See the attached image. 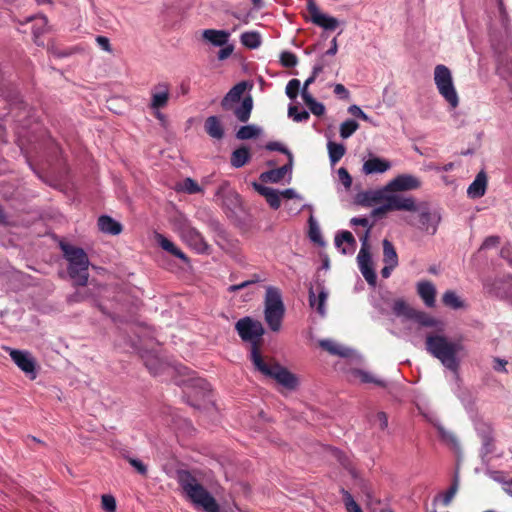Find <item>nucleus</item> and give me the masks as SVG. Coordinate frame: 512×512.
<instances>
[{
	"mask_svg": "<svg viewBox=\"0 0 512 512\" xmlns=\"http://www.w3.org/2000/svg\"><path fill=\"white\" fill-rule=\"evenodd\" d=\"M177 481L186 498L205 512H219L220 507L212 494L188 470L177 472Z\"/></svg>",
	"mask_w": 512,
	"mask_h": 512,
	"instance_id": "obj_1",
	"label": "nucleus"
},
{
	"mask_svg": "<svg viewBox=\"0 0 512 512\" xmlns=\"http://www.w3.org/2000/svg\"><path fill=\"white\" fill-rule=\"evenodd\" d=\"M250 359L256 370L261 372L263 375L274 379L287 390L292 391L298 387L299 380L295 374L290 372L286 367L279 364L273 358H269L268 361H266L261 352H258V348L256 346H254Z\"/></svg>",
	"mask_w": 512,
	"mask_h": 512,
	"instance_id": "obj_2",
	"label": "nucleus"
},
{
	"mask_svg": "<svg viewBox=\"0 0 512 512\" xmlns=\"http://www.w3.org/2000/svg\"><path fill=\"white\" fill-rule=\"evenodd\" d=\"M427 352L440 360L449 370L456 372L459 368L457 354L462 349L460 342H452L444 335L428 334L425 340Z\"/></svg>",
	"mask_w": 512,
	"mask_h": 512,
	"instance_id": "obj_3",
	"label": "nucleus"
},
{
	"mask_svg": "<svg viewBox=\"0 0 512 512\" xmlns=\"http://www.w3.org/2000/svg\"><path fill=\"white\" fill-rule=\"evenodd\" d=\"M63 257L68 262L67 272L74 285L86 286L89 279V258L84 249L60 242Z\"/></svg>",
	"mask_w": 512,
	"mask_h": 512,
	"instance_id": "obj_4",
	"label": "nucleus"
},
{
	"mask_svg": "<svg viewBox=\"0 0 512 512\" xmlns=\"http://www.w3.org/2000/svg\"><path fill=\"white\" fill-rule=\"evenodd\" d=\"M264 305V318L268 327L273 332H278L285 314V306L279 288L274 286L266 288Z\"/></svg>",
	"mask_w": 512,
	"mask_h": 512,
	"instance_id": "obj_5",
	"label": "nucleus"
},
{
	"mask_svg": "<svg viewBox=\"0 0 512 512\" xmlns=\"http://www.w3.org/2000/svg\"><path fill=\"white\" fill-rule=\"evenodd\" d=\"M173 225L174 231L191 249L199 254L209 252L210 246L207 244L202 234L193 227L186 218H176Z\"/></svg>",
	"mask_w": 512,
	"mask_h": 512,
	"instance_id": "obj_6",
	"label": "nucleus"
},
{
	"mask_svg": "<svg viewBox=\"0 0 512 512\" xmlns=\"http://www.w3.org/2000/svg\"><path fill=\"white\" fill-rule=\"evenodd\" d=\"M434 82L439 94L452 108H456L459 105V97L453 84L451 71L447 66L439 64L435 67Z\"/></svg>",
	"mask_w": 512,
	"mask_h": 512,
	"instance_id": "obj_7",
	"label": "nucleus"
},
{
	"mask_svg": "<svg viewBox=\"0 0 512 512\" xmlns=\"http://www.w3.org/2000/svg\"><path fill=\"white\" fill-rule=\"evenodd\" d=\"M235 329L243 341L251 343V352L254 346L258 348V352H261V337L265 331L260 321L247 316L236 322Z\"/></svg>",
	"mask_w": 512,
	"mask_h": 512,
	"instance_id": "obj_8",
	"label": "nucleus"
},
{
	"mask_svg": "<svg viewBox=\"0 0 512 512\" xmlns=\"http://www.w3.org/2000/svg\"><path fill=\"white\" fill-rule=\"evenodd\" d=\"M414 207L413 210H408L409 212H417L418 213V227L431 234L434 235L437 231L438 224L441 220L440 214L437 211H432L426 202L417 203L414 199Z\"/></svg>",
	"mask_w": 512,
	"mask_h": 512,
	"instance_id": "obj_9",
	"label": "nucleus"
},
{
	"mask_svg": "<svg viewBox=\"0 0 512 512\" xmlns=\"http://www.w3.org/2000/svg\"><path fill=\"white\" fill-rule=\"evenodd\" d=\"M413 209H415L414 197L392 194L386 199L385 203L373 209L371 215L375 218H381L390 211H404Z\"/></svg>",
	"mask_w": 512,
	"mask_h": 512,
	"instance_id": "obj_10",
	"label": "nucleus"
},
{
	"mask_svg": "<svg viewBox=\"0 0 512 512\" xmlns=\"http://www.w3.org/2000/svg\"><path fill=\"white\" fill-rule=\"evenodd\" d=\"M420 186L421 181L418 177L411 174H400L386 184L385 191L395 194L397 192L416 190Z\"/></svg>",
	"mask_w": 512,
	"mask_h": 512,
	"instance_id": "obj_11",
	"label": "nucleus"
},
{
	"mask_svg": "<svg viewBox=\"0 0 512 512\" xmlns=\"http://www.w3.org/2000/svg\"><path fill=\"white\" fill-rule=\"evenodd\" d=\"M307 11L309 13L310 20L312 21V23L319 27H322L325 30L333 31L339 25V21L335 17L321 13L320 9L318 8L314 0H308Z\"/></svg>",
	"mask_w": 512,
	"mask_h": 512,
	"instance_id": "obj_12",
	"label": "nucleus"
},
{
	"mask_svg": "<svg viewBox=\"0 0 512 512\" xmlns=\"http://www.w3.org/2000/svg\"><path fill=\"white\" fill-rule=\"evenodd\" d=\"M10 355L11 359L14 363L26 374L32 373V379L36 377L35 375V360L30 355V353L26 351L12 349L10 347L4 348Z\"/></svg>",
	"mask_w": 512,
	"mask_h": 512,
	"instance_id": "obj_13",
	"label": "nucleus"
},
{
	"mask_svg": "<svg viewBox=\"0 0 512 512\" xmlns=\"http://www.w3.org/2000/svg\"><path fill=\"white\" fill-rule=\"evenodd\" d=\"M357 262L365 280L368 282V284L374 286L376 284L377 276L373 268V261L370 251L360 249L357 255Z\"/></svg>",
	"mask_w": 512,
	"mask_h": 512,
	"instance_id": "obj_14",
	"label": "nucleus"
},
{
	"mask_svg": "<svg viewBox=\"0 0 512 512\" xmlns=\"http://www.w3.org/2000/svg\"><path fill=\"white\" fill-rule=\"evenodd\" d=\"M170 99V90L167 83H159L151 90L150 108L160 110L167 106Z\"/></svg>",
	"mask_w": 512,
	"mask_h": 512,
	"instance_id": "obj_15",
	"label": "nucleus"
},
{
	"mask_svg": "<svg viewBox=\"0 0 512 512\" xmlns=\"http://www.w3.org/2000/svg\"><path fill=\"white\" fill-rule=\"evenodd\" d=\"M246 89L247 84L245 81L239 82L235 86H233L221 101V107L223 108V110H232L233 106L240 102L241 97Z\"/></svg>",
	"mask_w": 512,
	"mask_h": 512,
	"instance_id": "obj_16",
	"label": "nucleus"
},
{
	"mask_svg": "<svg viewBox=\"0 0 512 512\" xmlns=\"http://www.w3.org/2000/svg\"><path fill=\"white\" fill-rule=\"evenodd\" d=\"M215 202L222 206L236 205L239 202V195L229 190V183L223 182L215 192Z\"/></svg>",
	"mask_w": 512,
	"mask_h": 512,
	"instance_id": "obj_17",
	"label": "nucleus"
},
{
	"mask_svg": "<svg viewBox=\"0 0 512 512\" xmlns=\"http://www.w3.org/2000/svg\"><path fill=\"white\" fill-rule=\"evenodd\" d=\"M155 240L164 251L170 253L185 263L189 262L187 255L163 234L155 233Z\"/></svg>",
	"mask_w": 512,
	"mask_h": 512,
	"instance_id": "obj_18",
	"label": "nucleus"
},
{
	"mask_svg": "<svg viewBox=\"0 0 512 512\" xmlns=\"http://www.w3.org/2000/svg\"><path fill=\"white\" fill-rule=\"evenodd\" d=\"M391 168V163L380 157H371L363 164V172L366 175L384 173Z\"/></svg>",
	"mask_w": 512,
	"mask_h": 512,
	"instance_id": "obj_19",
	"label": "nucleus"
},
{
	"mask_svg": "<svg viewBox=\"0 0 512 512\" xmlns=\"http://www.w3.org/2000/svg\"><path fill=\"white\" fill-rule=\"evenodd\" d=\"M487 187V175L484 171H480L474 181L469 185L467 194L470 198L476 199L484 196Z\"/></svg>",
	"mask_w": 512,
	"mask_h": 512,
	"instance_id": "obj_20",
	"label": "nucleus"
},
{
	"mask_svg": "<svg viewBox=\"0 0 512 512\" xmlns=\"http://www.w3.org/2000/svg\"><path fill=\"white\" fill-rule=\"evenodd\" d=\"M504 285L509 286V288L512 287V277L507 276L506 278L502 279H496L493 283H490L488 280L484 282V287L487 289V291L491 294H494L497 297H508L512 296V292L510 291H503L502 287Z\"/></svg>",
	"mask_w": 512,
	"mask_h": 512,
	"instance_id": "obj_21",
	"label": "nucleus"
},
{
	"mask_svg": "<svg viewBox=\"0 0 512 512\" xmlns=\"http://www.w3.org/2000/svg\"><path fill=\"white\" fill-rule=\"evenodd\" d=\"M254 189L263 197H265L267 203L272 209H278L281 205L279 192L271 187L253 183Z\"/></svg>",
	"mask_w": 512,
	"mask_h": 512,
	"instance_id": "obj_22",
	"label": "nucleus"
},
{
	"mask_svg": "<svg viewBox=\"0 0 512 512\" xmlns=\"http://www.w3.org/2000/svg\"><path fill=\"white\" fill-rule=\"evenodd\" d=\"M417 293L427 307H434L436 289L430 281H421L417 284Z\"/></svg>",
	"mask_w": 512,
	"mask_h": 512,
	"instance_id": "obj_23",
	"label": "nucleus"
},
{
	"mask_svg": "<svg viewBox=\"0 0 512 512\" xmlns=\"http://www.w3.org/2000/svg\"><path fill=\"white\" fill-rule=\"evenodd\" d=\"M316 291L318 292V298L316 299L315 291L313 287L309 290V303L311 307H316L317 311L324 315L325 309L324 305L328 297V292L325 290L324 286L320 283L316 285Z\"/></svg>",
	"mask_w": 512,
	"mask_h": 512,
	"instance_id": "obj_24",
	"label": "nucleus"
},
{
	"mask_svg": "<svg viewBox=\"0 0 512 512\" xmlns=\"http://www.w3.org/2000/svg\"><path fill=\"white\" fill-rule=\"evenodd\" d=\"M202 37L212 45L222 47L228 43L230 33L225 30L206 29L203 31Z\"/></svg>",
	"mask_w": 512,
	"mask_h": 512,
	"instance_id": "obj_25",
	"label": "nucleus"
},
{
	"mask_svg": "<svg viewBox=\"0 0 512 512\" xmlns=\"http://www.w3.org/2000/svg\"><path fill=\"white\" fill-rule=\"evenodd\" d=\"M253 108V99L249 95L245 97L241 103H238L237 106H233V109L231 110L234 114V116L237 118L240 122H247L251 116V111Z\"/></svg>",
	"mask_w": 512,
	"mask_h": 512,
	"instance_id": "obj_26",
	"label": "nucleus"
},
{
	"mask_svg": "<svg viewBox=\"0 0 512 512\" xmlns=\"http://www.w3.org/2000/svg\"><path fill=\"white\" fill-rule=\"evenodd\" d=\"M292 163L293 162H290V160H288V163L286 165H283L282 167L263 172L260 175V179L263 182L278 183L292 169Z\"/></svg>",
	"mask_w": 512,
	"mask_h": 512,
	"instance_id": "obj_27",
	"label": "nucleus"
},
{
	"mask_svg": "<svg viewBox=\"0 0 512 512\" xmlns=\"http://www.w3.org/2000/svg\"><path fill=\"white\" fill-rule=\"evenodd\" d=\"M250 158V149L247 146L242 145L232 152L230 163L234 168H241L250 161Z\"/></svg>",
	"mask_w": 512,
	"mask_h": 512,
	"instance_id": "obj_28",
	"label": "nucleus"
},
{
	"mask_svg": "<svg viewBox=\"0 0 512 512\" xmlns=\"http://www.w3.org/2000/svg\"><path fill=\"white\" fill-rule=\"evenodd\" d=\"M99 229L107 234L118 235L122 231V225L112 217L103 215L98 219Z\"/></svg>",
	"mask_w": 512,
	"mask_h": 512,
	"instance_id": "obj_29",
	"label": "nucleus"
},
{
	"mask_svg": "<svg viewBox=\"0 0 512 512\" xmlns=\"http://www.w3.org/2000/svg\"><path fill=\"white\" fill-rule=\"evenodd\" d=\"M390 195H392V193L385 191V188L383 190L369 191L363 194V199L359 200V202L367 206L372 204H383Z\"/></svg>",
	"mask_w": 512,
	"mask_h": 512,
	"instance_id": "obj_30",
	"label": "nucleus"
},
{
	"mask_svg": "<svg viewBox=\"0 0 512 512\" xmlns=\"http://www.w3.org/2000/svg\"><path fill=\"white\" fill-rule=\"evenodd\" d=\"M204 128L206 133L212 138L219 140L224 137V129L217 116H209L205 120Z\"/></svg>",
	"mask_w": 512,
	"mask_h": 512,
	"instance_id": "obj_31",
	"label": "nucleus"
},
{
	"mask_svg": "<svg viewBox=\"0 0 512 512\" xmlns=\"http://www.w3.org/2000/svg\"><path fill=\"white\" fill-rule=\"evenodd\" d=\"M416 309L411 307L405 300L396 299L392 305L393 313L398 317H405L406 319H412Z\"/></svg>",
	"mask_w": 512,
	"mask_h": 512,
	"instance_id": "obj_32",
	"label": "nucleus"
},
{
	"mask_svg": "<svg viewBox=\"0 0 512 512\" xmlns=\"http://www.w3.org/2000/svg\"><path fill=\"white\" fill-rule=\"evenodd\" d=\"M350 374L354 379H359L362 383H373L380 387L386 386L385 381L376 378L371 373L364 371L362 369H352L350 371Z\"/></svg>",
	"mask_w": 512,
	"mask_h": 512,
	"instance_id": "obj_33",
	"label": "nucleus"
},
{
	"mask_svg": "<svg viewBox=\"0 0 512 512\" xmlns=\"http://www.w3.org/2000/svg\"><path fill=\"white\" fill-rule=\"evenodd\" d=\"M302 99L315 116H322L325 113V106L316 101L310 92L302 93Z\"/></svg>",
	"mask_w": 512,
	"mask_h": 512,
	"instance_id": "obj_34",
	"label": "nucleus"
},
{
	"mask_svg": "<svg viewBox=\"0 0 512 512\" xmlns=\"http://www.w3.org/2000/svg\"><path fill=\"white\" fill-rule=\"evenodd\" d=\"M319 346L332 355H337V356H341V357H346L349 355L348 349L336 344L332 340H328V339L321 340L319 342Z\"/></svg>",
	"mask_w": 512,
	"mask_h": 512,
	"instance_id": "obj_35",
	"label": "nucleus"
},
{
	"mask_svg": "<svg viewBox=\"0 0 512 512\" xmlns=\"http://www.w3.org/2000/svg\"><path fill=\"white\" fill-rule=\"evenodd\" d=\"M328 153L330 162L332 165L336 164L340 161V159L345 155L346 148L343 144L335 143V142H328L327 144Z\"/></svg>",
	"mask_w": 512,
	"mask_h": 512,
	"instance_id": "obj_36",
	"label": "nucleus"
},
{
	"mask_svg": "<svg viewBox=\"0 0 512 512\" xmlns=\"http://www.w3.org/2000/svg\"><path fill=\"white\" fill-rule=\"evenodd\" d=\"M383 261L385 264L398 265V255L393 244L385 239L383 241Z\"/></svg>",
	"mask_w": 512,
	"mask_h": 512,
	"instance_id": "obj_37",
	"label": "nucleus"
},
{
	"mask_svg": "<svg viewBox=\"0 0 512 512\" xmlns=\"http://www.w3.org/2000/svg\"><path fill=\"white\" fill-rule=\"evenodd\" d=\"M176 189L177 191H182L187 194H197L203 192V189L199 186V184L190 177H187L182 182L178 183Z\"/></svg>",
	"mask_w": 512,
	"mask_h": 512,
	"instance_id": "obj_38",
	"label": "nucleus"
},
{
	"mask_svg": "<svg viewBox=\"0 0 512 512\" xmlns=\"http://www.w3.org/2000/svg\"><path fill=\"white\" fill-rule=\"evenodd\" d=\"M497 71L501 76H506L512 73V54L498 55L497 58Z\"/></svg>",
	"mask_w": 512,
	"mask_h": 512,
	"instance_id": "obj_39",
	"label": "nucleus"
},
{
	"mask_svg": "<svg viewBox=\"0 0 512 512\" xmlns=\"http://www.w3.org/2000/svg\"><path fill=\"white\" fill-rule=\"evenodd\" d=\"M442 302L445 306L452 309H460L464 307V302L458 297V295L452 291L447 290L442 296Z\"/></svg>",
	"mask_w": 512,
	"mask_h": 512,
	"instance_id": "obj_40",
	"label": "nucleus"
},
{
	"mask_svg": "<svg viewBox=\"0 0 512 512\" xmlns=\"http://www.w3.org/2000/svg\"><path fill=\"white\" fill-rule=\"evenodd\" d=\"M241 43L250 49L258 48L261 44L260 34L258 32H244L241 37Z\"/></svg>",
	"mask_w": 512,
	"mask_h": 512,
	"instance_id": "obj_41",
	"label": "nucleus"
},
{
	"mask_svg": "<svg viewBox=\"0 0 512 512\" xmlns=\"http://www.w3.org/2000/svg\"><path fill=\"white\" fill-rule=\"evenodd\" d=\"M260 129L254 125L242 126L236 133L239 140H248L259 136Z\"/></svg>",
	"mask_w": 512,
	"mask_h": 512,
	"instance_id": "obj_42",
	"label": "nucleus"
},
{
	"mask_svg": "<svg viewBox=\"0 0 512 512\" xmlns=\"http://www.w3.org/2000/svg\"><path fill=\"white\" fill-rule=\"evenodd\" d=\"M411 320L416 321L422 326L425 327H435L437 321L435 318L428 315L426 312L415 310L413 317Z\"/></svg>",
	"mask_w": 512,
	"mask_h": 512,
	"instance_id": "obj_43",
	"label": "nucleus"
},
{
	"mask_svg": "<svg viewBox=\"0 0 512 512\" xmlns=\"http://www.w3.org/2000/svg\"><path fill=\"white\" fill-rule=\"evenodd\" d=\"M358 128L359 124L355 120L348 119L340 125V136L343 139H347L352 136Z\"/></svg>",
	"mask_w": 512,
	"mask_h": 512,
	"instance_id": "obj_44",
	"label": "nucleus"
},
{
	"mask_svg": "<svg viewBox=\"0 0 512 512\" xmlns=\"http://www.w3.org/2000/svg\"><path fill=\"white\" fill-rule=\"evenodd\" d=\"M458 487H459V476H458V473H456L454 475L451 486L449 487V489L446 491V493L444 494V496L442 498V502H443L444 506H448L451 503L453 497L455 496V494L458 491Z\"/></svg>",
	"mask_w": 512,
	"mask_h": 512,
	"instance_id": "obj_45",
	"label": "nucleus"
},
{
	"mask_svg": "<svg viewBox=\"0 0 512 512\" xmlns=\"http://www.w3.org/2000/svg\"><path fill=\"white\" fill-rule=\"evenodd\" d=\"M288 115L296 122H304L310 118V115L306 110L299 111L298 107L295 105L289 106Z\"/></svg>",
	"mask_w": 512,
	"mask_h": 512,
	"instance_id": "obj_46",
	"label": "nucleus"
},
{
	"mask_svg": "<svg viewBox=\"0 0 512 512\" xmlns=\"http://www.w3.org/2000/svg\"><path fill=\"white\" fill-rule=\"evenodd\" d=\"M6 101L10 104L11 106V109H16V108H19V109H25L26 105L24 104V102L22 101V99L20 98L18 92L16 91H10L6 96Z\"/></svg>",
	"mask_w": 512,
	"mask_h": 512,
	"instance_id": "obj_47",
	"label": "nucleus"
},
{
	"mask_svg": "<svg viewBox=\"0 0 512 512\" xmlns=\"http://www.w3.org/2000/svg\"><path fill=\"white\" fill-rule=\"evenodd\" d=\"M300 85V80L296 78H293L288 82L285 92L289 99L294 100L297 98Z\"/></svg>",
	"mask_w": 512,
	"mask_h": 512,
	"instance_id": "obj_48",
	"label": "nucleus"
},
{
	"mask_svg": "<svg viewBox=\"0 0 512 512\" xmlns=\"http://www.w3.org/2000/svg\"><path fill=\"white\" fill-rule=\"evenodd\" d=\"M35 24L33 25V34L35 37H39L45 32V28L47 26L48 20L46 16H39L33 18Z\"/></svg>",
	"mask_w": 512,
	"mask_h": 512,
	"instance_id": "obj_49",
	"label": "nucleus"
},
{
	"mask_svg": "<svg viewBox=\"0 0 512 512\" xmlns=\"http://www.w3.org/2000/svg\"><path fill=\"white\" fill-rule=\"evenodd\" d=\"M280 62L284 67L292 68L297 65L298 59L294 53L285 51L280 56Z\"/></svg>",
	"mask_w": 512,
	"mask_h": 512,
	"instance_id": "obj_50",
	"label": "nucleus"
},
{
	"mask_svg": "<svg viewBox=\"0 0 512 512\" xmlns=\"http://www.w3.org/2000/svg\"><path fill=\"white\" fill-rule=\"evenodd\" d=\"M343 242H346L351 246H354L356 244L353 234L349 231H342L335 237L336 246L340 247Z\"/></svg>",
	"mask_w": 512,
	"mask_h": 512,
	"instance_id": "obj_51",
	"label": "nucleus"
},
{
	"mask_svg": "<svg viewBox=\"0 0 512 512\" xmlns=\"http://www.w3.org/2000/svg\"><path fill=\"white\" fill-rule=\"evenodd\" d=\"M265 148L267 150H269V151L281 152V153L287 155L288 160H290V162H293V155H292V153L286 147H284L281 143H279V142H269V143L266 144Z\"/></svg>",
	"mask_w": 512,
	"mask_h": 512,
	"instance_id": "obj_52",
	"label": "nucleus"
},
{
	"mask_svg": "<svg viewBox=\"0 0 512 512\" xmlns=\"http://www.w3.org/2000/svg\"><path fill=\"white\" fill-rule=\"evenodd\" d=\"M344 503L347 512H362L361 507L355 502L351 494L347 491H344Z\"/></svg>",
	"mask_w": 512,
	"mask_h": 512,
	"instance_id": "obj_53",
	"label": "nucleus"
},
{
	"mask_svg": "<svg viewBox=\"0 0 512 512\" xmlns=\"http://www.w3.org/2000/svg\"><path fill=\"white\" fill-rule=\"evenodd\" d=\"M101 505L106 512L116 511V500L112 495H102Z\"/></svg>",
	"mask_w": 512,
	"mask_h": 512,
	"instance_id": "obj_54",
	"label": "nucleus"
},
{
	"mask_svg": "<svg viewBox=\"0 0 512 512\" xmlns=\"http://www.w3.org/2000/svg\"><path fill=\"white\" fill-rule=\"evenodd\" d=\"M338 177L340 182L344 185L345 188H350L352 185V177L349 174L348 170L344 167L338 169Z\"/></svg>",
	"mask_w": 512,
	"mask_h": 512,
	"instance_id": "obj_55",
	"label": "nucleus"
},
{
	"mask_svg": "<svg viewBox=\"0 0 512 512\" xmlns=\"http://www.w3.org/2000/svg\"><path fill=\"white\" fill-rule=\"evenodd\" d=\"M125 458L130 463V465L136 469V471L139 474H141L143 476H145L147 474V467L142 461L132 458V457H128V456Z\"/></svg>",
	"mask_w": 512,
	"mask_h": 512,
	"instance_id": "obj_56",
	"label": "nucleus"
},
{
	"mask_svg": "<svg viewBox=\"0 0 512 512\" xmlns=\"http://www.w3.org/2000/svg\"><path fill=\"white\" fill-rule=\"evenodd\" d=\"M348 112L350 114H352L353 116L357 117V118H360L366 122H370L371 119L370 117L365 113L363 112V110L357 106V105H351L349 108H348Z\"/></svg>",
	"mask_w": 512,
	"mask_h": 512,
	"instance_id": "obj_57",
	"label": "nucleus"
},
{
	"mask_svg": "<svg viewBox=\"0 0 512 512\" xmlns=\"http://www.w3.org/2000/svg\"><path fill=\"white\" fill-rule=\"evenodd\" d=\"M145 365L149 369V371L154 375H157L162 368V364L157 359L146 360Z\"/></svg>",
	"mask_w": 512,
	"mask_h": 512,
	"instance_id": "obj_58",
	"label": "nucleus"
},
{
	"mask_svg": "<svg viewBox=\"0 0 512 512\" xmlns=\"http://www.w3.org/2000/svg\"><path fill=\"white\" fill-rule=\"evenodd\" d=\"M234 51L233 45H224L218 52V59L219 60H225L231 56V54Z\"/></svg>",
	"mask_w": 512,
	"mask_h": 512,
	"instance_id": "obj_59",
	"label": "nucleus"
},
{
	"mask_svg": "<svg viewBox=\"0 0 512 512\" xmlns=\"http://www.w3.org/2000/svg\"><path fill=\"white\" fill-rule=\"evenodd\" d=\"M351 225L354 226H362L365 228H369V226L372 227V224L369 223V220L366 217H354L350 220Z\"/></svg>",
	"mask_w": 512,
	"mask_h": 512,
	"instance_id": "obj_60",
	"label": "nucleus"
},
{
	"mask_svg": "<svg viewBox=\"0 0 512 512\" xmlns=\"http://www.w3.org/2000/svg\"><path fill=\"white\" fill-rule=\"evenodd\" d=\"M96 42L99 44V46L105 50V51H108L110 52L111 51V45H110V41L107 37H104V36H97L96 38Z\"/></svg>",
	"mask_w": 512,
	"mask_h": 512,
	"instance_id": "obj_61",
	"label": "nucleus"
},
{
	"mask_svg": "<svg viewBox=\"0 0 512 512\" xmlns=\"http://www.w3.org/2000/svg\"><path fill=\"white\" fill-rule=\"evenodd\" d=\"M377 420L379 421V427L381 430H385L388 426V417L385 412L377 413Z\"/></svg>",
	"mask_w": 512,
	"mask_h": 512,
	"instance_id": "obj_62",
	"label": "nucleus"
},
{
	"mask_svg": "<svg viewBox=\"0 0 512 512\" xmlns=\"http://www.w3.org/2000/svg\"><path fill=\"white\" fill-rule=\"evenodd\" d=\"M500 238L498 236H489L485 239V241L482 244L483 248H489L492 246H496L499 244Z\"/></svg>",
	"mask_w": 512,
	"mask_h": 512,
	"instance_id": "obj_63",
	"label": "nucleus"
},
{
	"mask_svg": "<svg viewBox=\"0 0 512 512\" xmlns=\"http://www.w3.org/2000/svg\"><path fill=\"white\" fill-rule=\"evenodd\" d=\"M325 68V63H324V60H323V56L319 59V61L314 65L313 67V70H312V75L314 77H318V75L324 70Z\"/></svg>",
	"mask_w": 512,
	"mask_h": 512,
	"instance_id": "obj_64",
	"label": "nucleus"
}]
</instances>
